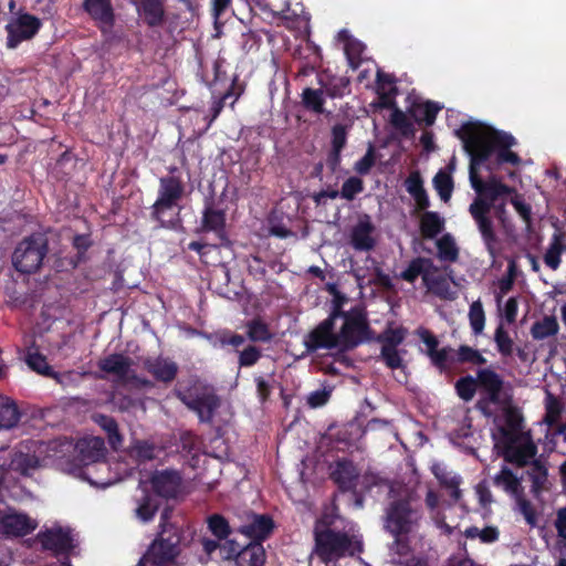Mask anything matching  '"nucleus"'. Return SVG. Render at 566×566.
<instances>
[{
  "mask_svg": "<svg viewBox=\"0 0 566 566\" xmlns=\"http://www.w3.org/2000/svg\"><path fill=\"white\" fill-rule=\"evenodd\" d=\"M526 474L532 482L531 492L535 497L548 490V469L545 461L534 459L530 463Z\"/></svg>",
  "mask_w": 566,
  "mask_h": 566,
  "instance_id": "c85d7f7f",
  "label": "nucleus"
},
{
  "mask_svg": "<svg viewBox=\"0 0 566 566\" xmlns=\"http://www.w3.org/2000/svg\"><path fill=\"white\" fill-rule=\"evenodd\" d=\"M558 332L559 324L554 315H545L543 318L535 321L531 326V335L535 340L554 337Z\"/></svg>",
  "mask_w": 566,
  "mask_h": 566,
  "instance_id": "4c0bfd02",
  "label": "nucleus"
},
{
  "mask_svg": "<svg viewBox=\"0 0 566 566\" xmlns=\"http://www.w3.org/2000/svg\"><path fill=\"white\" fill-rule=\"evenodd\" d=\"M187 408L193 411L200 422L212 424L214 413L221 406V399L211 386H193L181 398Z\"/></svg>",
  "mask_w": 566,
  "mask_h": 566,
  "instance_id": "6e6552de",
  "label": "nucleus"
},
{
  "mask_svg": "<svg viewBox=\"0 0 566 566\" xmlns=\"http://www.w3.org/2000/svg\"><path fill=\"white\" fill-rule=\"evenodd\" d=\"M364 46L358 41H349L345 45V54L348 61V65L356 70L361 64V53H363Z\"/></svg>",
  "mask_w": 566,
  "mask_h": 566,
  "instance_id": "e2e57ef3",
  "label": "nucleus"
},
{
  "mask_svg": "<svg viewBox=\"0 0 566 566\" xmlns=\"http://www.w3.org/2000/svg\"><path fill=\"white\" fill-rule=\"evenodd\" d=\"M447 169L448 171L444 169H440L432 179V184L436 191L438 192L441 200L444 202L450 200L454 188L453 179L451 176V172L454 170V163L451 161L447 166Z\"/></svg>",
  "mask_w": 566,
  "mask_h": 566,
  "instance_id": "f704fd0d",
  "label": "nucleus"
},
{
  "mask_svg": "<svg viewBox=\"0 0 566 566\" xmlns=\"http://www.w3.org/2000/svg\"><path fill=\"white\" fill-rule=\"evenodd\" d=\"M407 329L402 327H388L377 337V340L381 344V347L397 348L405 340Z\"/></svg>",
  "mask_w": 566,
  "mask_h": 566,
  "instance_id": "3c124183",
  "label": "nucleus"
},
{
  "mask_svg": "<svg viewBox=\"0 0 566 566\" xmlns=\"http://www.w3.org/2000/svg\"><path fill=\"white\" fill-rule=\"evenodd\" d=\"M517 506L530 527L537 526V512L531 501L522 496L517 497Z\"/></svg>",
  "mask_w": 566,
  "mask_h": 566,
  "instance_id": "69168bd1",
  "label": "nucleus"
},
{
  "mask_svg": "<svg viewBox=\"0 0 566 566\" xmlns=\"http://www.w3.org/2000/svg\"><path fill=\"white\" fill-rule=\"evenodd\" d=\"M566 250V232L559 228H555L552 234L548 248L544 253L543 260L546 266L556 271L562 263V254Z\"/></svg>",
  "mask_w": 566,
  "mask_h": 566,
  "instance_id": "bb28decb",
  "label": "nucleus"
},
{
  "mask_svg": "<svg viewBox=\"0 0 566 566\" xmlns=\"http://www.w3.org/2000/svg\"><path fill=\"white\" fill-rule=\"evenodd\" d=\"M364 191V181L358 177H349L343 182L342 189L339 191V197L352 201L355 197Z\"/></svg>",
  "mask_w": 566,
  "mask_h": 566,
  "instance_id": "13d9d810",
  "label": "nucleus"
},
{
  "mask_svg": "<svg viewBox=\"0 0 566 566\" xmlns=\"http://www.w3.org/2000/svg\"><path fill=\"white\" fill-rule=\"evenodd\" d=\"M133 359L124 354L114 353L109 354L104 358H101L97 363L98 369L105 374L114 375L122 381L134 379L130 376Z\"/></svg>",
  "mask_w": 566,
  "mask_h": 566,
  "instance_id": "4be33fe9",
  "label": "nucleus"
},
{
  "mask_svg": "<svg viewBox=\"0 0 566 566\" xmlns=\"http://www.w3.org/2000/svg\"><path fill=\"white\" fill-rule=\"evenodd\" d=\"M247 335L252 342L266 343L272 339L268 324L260 318H253L247 323Z\"/></svg>",
  "mask_w": 566,
  "mask_h": 566,
  "instance_id": "de8ad7c7",
  "label": "nucleus"
},
{
  "mask_svg": "<svg viewBox=\"0 0 566 566\" xmlns=\"http://www.w3.org/2000/svg\"><path fill=\"white\" fill-rule=\"evenodd\" d=\"M453 349L449 346L438 348L431 355H429V359L433 367L438 369L440 374H447L451 370V364L453 359L450 357V354Z\"/></svg>",
  "mask_w": 566,
  "mask_h": 566,
  "instance_id": "603ef678",
  "label": "nucleus"
},
{
  "mask_svg": "<svg viewBox=\"0 0 566 566\" xmlns=\"http://www.w3.org/2000/svg\"><path fill=\"white\" fill-rule=\"evenodd\" d=\"M460 138L470 161L483 166L491 174L500 166H518L522 161L511 148L516 139L510 133L490 126L468 123L462 126Z\"/></svg>",
  "mask_w": 566,
  "mask_h": 566,
  "instance_id": "f03ea898",
  "label": "nucleus"
},
{
  "mask_svg": "<svg viewBox=\"0 0 566 566\" xmlns=\"http://www.w3.org/2000/svg\"><path fill=\"white\" fill-rule=\"evenodd\" d=\"M454 389L461 400L471 401L479 389L478 376L475 378L471 375L460 377L454 384Z\"/></svg>",
  "mask_w": 566,
  "mask_h": 566,
  "instance_id": "49530a36",
  "label": "nucleus"
},
{
  "mask_svg": "<svg viewBox=\"0 0 566 566\" xmlns=\"http://www.w3.org/2000/svg\"><path fill=\"white\" fill-rule=\"evenodd\" d=\"M517 438L511 440H504L503 457L509 463L515 464L518 468H523L534 460L537 453V447L533 441H526L522 444H516Z\"/></svg>",
  "mask_w": 566,
  "mask_h": 566,
  "instance_id": "412c9836",
  "label": "nucleus"
},
{
  "mask_svg": "<svg viewBox=\"0 0 566 566\" xmlns=\"http://www.w3.org/2000/svg\"><path fill=\"white\" fill-rule=\"evenodd\" d=\"M144 369L150 374L155 380L159 382L169 384L172 382L178 374V365L169 358L158 357H146L143 360Z\"/></svg>",
  "mask_w": 566,
  "mask_h": 566,
  "instance_id": "b1692460",
  "label": "nucleus"
},
{
  "mask_svg": "<svg viewBox=\"0 0 566 566\" xmlns=\"http://www.w3.org/2000/svg\"><path fill=\"white\" fill-rule=\"evenodd\" d=\"M96 424H98L107 434L108 442L112 447L122 443L123 437L118 430L117 421L107 415L97 413L93 417Z\"/></svg>",
  "mask_w": 566,
  "mask_h": 566,
  "instance_id": "79ce46f5",
  "label": "nucleus"
},
{
  "mask_svg": "<svg viewBox=\"0 0 566 566\" xmlns=\"http://www.w3.org/2000/svg\"><path fill=\"white\" fill-rule=\"evenodd\" d=\"M348 127L343 124H335L331 130V148L343 150L347 143Z\"/></svg>",
  "mask_w": 566,
  "mask_h": 566,
  "instance_id": "774afa93",
  "label": "nucleus"
},
{
  "mask_svg": "<svg viewBox=\"0 0 566 566\" xmlns=\"http://www.w3.org/2000/svg\"><path fill=\"white\" fill-rule=\"evenodd\" d=\"M420 518V512L418 509L412 506L411 497L394 500L387 509L386 528L396 537V543L406 547L408 551V544L402 543L399 536L411 532L412 526Z\"/></svg>",
  "mask_w": 566,
  "mask_h": 566,
  "instance_id": "0eeeda50",
  "label": "nucleus"
},
{
  "mask_svg": "<svg viewBox=\"0 0 566 566\" xmlns=\"http://www.w3.org/2000/svg\"><path fill=\"white\" fill-rule=\"evenodd\" d=\"M25 363L33 371L61 382L60 374L54 371V369L48 364L46 357L39 353L38 349L34 352L31 349L28 350Z\"/></svg>",
  "mask_w": 566,
  "mask_h": 566,
  "instance_id": "58836bf2",
  "label": "nucleus"
},
{
  "mask_svg": "<svg viewBox=\"0 0 566 566\" xmlns=\"http://www.w3.org/2000/svg\"><path fill=\"white\" fill-rule=\"evenodd\" d=\"M359 478V469L348 458H339L329 465V479L342 493L356 495Z\"/></svg>",
  "mask_w": 566,
  "mask_h": 566,
  "instance_id": "ddd939ff",
  "label": "nucleus"
},
{
  "mask_svg": "<svg viewBox=\"0 0 566 566\" xmlns=\"http://www.w3.org/2000/svg\"><path fill=\"white\" fill-rule=\"evenodd\" d=\"M208 527L218 539H226L231 532L228 521L219 514L209 517Z\"/></svg>",
  "mask_w": 566,
  "mask_h": 566,
  "instance_id": "bf43d9fd",
  "label": "nucleus"
},
{
  "mask_svg": "<svg viewBox=\"0 0 566 566\" xmlns=\"http://www.w3.org/2000/svg\"><path fill=\"white\" fill-rule=\"evenodd\" d=\"M380 357L390 369H399L403 366V359L397 348L381 347Z\"/></svg>",
  "mask_w": 566,
  "mask_h": 566,
  "instance_id": "0e129e2a",
  "label": "nucleus"
},
{
  "mask_svg": "<svg viewBox=\"0 0 566 566\" xmlns=\"http://www.w3.org/2000/svg\"><path fill=\"white\" fill-rule=\"evenodd\" d=\"M243 92H244V85L240 84L239 83V76L234 75L232 81H231L230 87L218 99H214L212 102V105H211V108H210L211 118H210L209 125L218 118V116L220 115V113L222 112V109L224 107L226 102L230 97H232V96L234 97L233 101L230 104V106L233 107L235 102L243 94Z\"/></svg>",
  "mask_w": 566,
  "mask_h": 566,
  "instance_id": "2f4dec72",
  "label": "nucleus"
},
{
  "mask_svg": "<svg viewBox=\"0 0 566 566\" xmlns=\"http://www.w3.org/2000/svg\"><path fill=\"white\" fill-rule=\"evenodd\" d=\"M21 416L22 413L17 402L10 397L0 394V428H14L19 423Z\"/></svg>",
  "mask_w": 566,
  "mask_h": 566,
  "instance_id": "473e14b6",
  "label": "nucleus"
},
{
  "mask_svg": "<svg viewBox=\"0 0 566 566\" xmlns=\"http://www.w3.org/2000/svg\"><path fill=\"white\" fill-rule=\"evenodd\" d=\"M423 284L440 297H446L450 290V284L443 275L424 274Z\"/></svg>",
  "mask_w": 566,
  "mask_h": 566,
  "instance_id": "5fc2aeb1",
  "label": "nucleus"
},
{
  "mask_svg": "<svg viewBox=\"0 0 566 566\" xmlns=\"http://www.w3.org/2000/svg\"><path fill=\"white\" fill-rule=\"evenodd\" d=\"M469 322L474 335L483 332L485 326V313L480 301H475L469 308Z\"/></svg>",
  "mask_w": 566,
  "mask_h": 566,
  "instance_id": "864d4df0",
  "label": "nucleus"
},
{
  "mask_svg": "<svg viewBox=\"0 0 566 566\" xmlns=\"http://www.w3.org/2000/svg\"><path fill=\"white\" fill-rule=\"evenodd\" d=\"M179 544L180 536L176 532L163 531L139 559L138 566H166L174 563L180 553Z\"/></svg>",
  "mask_w": 566,
  "mask_h": 566,
  "instance_id": "9d476101",
  "label": "nucleus"
},
{
  "mask_svg": "<svg viewBox=\"0 0 566 566\" xmlns=\"http://www.w3.org/2000/svg\"><path fill=\"white\" fill-rule=\"evenodd\" d=\"M313 554L326 566L364 553L363 534L356 524L335 511L324 512L314 524Z\"/></svg>",
  "mask_w": 566,
  "mask_h": 566,
  "instance_id": "f257e3e1",
  "label": "nucleus"
},
{
  "mask_svg": "<svg viewBox=\"0 0 566 566\" xmlns=\"http://www.w3.org/2000/svg\"><path fill=\"white\" fill-rule=\"evenodd\" d=\"M41 20L30 13H21L6 25L7 48L15 49L22 41L32 39L41 29Z\"/></svg>",
  "mask_w": 566,
  "mask_h": 566,
  "instance_id": "4468645a",
  "label": "nucleus"
},
{
  "mask_svg": "<svg viewBox=\"0 0 566 566\" xmlns=\"http://www.w3.org/2000/svg\"><path fill=\"white\" fill-rule=\"evenodd\" d=\"M441 111V106L432 101L423 103H412L408 112L416 123H424L426 126L434 124L438 113Z\"/></svg>",
  "mask_w": 566,
  "mask_h": 566,
  "instance_id": "7c9ffc66",
  "label": "nucleus"
},
{
  "mask_svg": "<svg viewBox=\"0 0 566 566\" xmlns=\"http://www.w3.org/2000/svg\"><path fill=\"white\" fill-rule=\"evenodd\" d=\"M376 164V149L374 145L369 144L366 154L355 163L354 170L361 175H368Z\"/></svg>",
  "mask_w": 566,
  "mask_h": 566,
  "instance_id": "052dcab7",
  "label": "nucleus"
},
{
  "mask_svg": "<svg viewBox=\"0 0 566 566\" xmlns=\"http://www.w3.org/2000/svg\"><path fill=\"white\" fill-rule=\"evenodd\" d=\"M262 357V350L255 345H248L238 354L239 368L254 366Z\"/></svg>",
  "mask_w": 566,
  "mask_h": 566,
  "instance_id": "4d7b16f0",
  "label": "nucleus"
},
{
  "mask_svg": "<svg viewBox=\"0 0 566 566\" xmlns=\"http://www.w3.org/2000/svg\"><path fill=\"white\" fill-rule=\"evenodd\" d=\"M76 448L78 450L80 460L84 464L95 463L105 458V443L101 438H88L81 440Z\"/></svg>",
  "mask_w": 566,
  "mask_h": 566,
  "instance_id": "cd10ccee",
  "label": "nucleus"
},
{
  "mask_svg": "<svg viewBox=\"0 0 566 566\" xmlns=\"http://www.w3.org/2000/svg\"><path fill=\"white\" fill-rule=\"evenodd\" d=\"M159 452L160 449L148 440H136L132 444V454L138 463L155 460Z\"/></svg>",
  "mask_w": 566,
  "mask_h": 566,
  "instance_id": "a19ab883",
  "label": "nucleus"
},
{
  "mask_svg": "<svg viewBox=\"0 0 566 566\" xmlns=\"http://www.w3.org/2000/svg\"><path fill=\"white\" fill-rule=\"evenodd\" d=\"M36 541L43 551L51 552L54 556H62L63 566H71L70 555L76 548V543L70 527L60 525L41 530L36 534Z\"/></svg>",
  "mask_w": 566,
  "mask_h": 566,
  "instance_id": "9b49d317",
  "label": "nucleus"
},
{
  "mask_svg": "<svg viewBox=\"0 0 566 566\" xmlns=\"http://www.w3.org/2000/svg\"><path fill=\"white\" fill-rule=\"evenodd\" d=\"M326 96L329 98H340L348 91L350 81L345 76H331L327 82L319 80Z\"/></svg>",
  "mask_w": 566,
  "mask_h": 566,
  "instance_id": "37998d69",
  "label": "nucleus"
},
{
  "mask_svg": "<svg viewBox=\"0 0 566 566\" xmlns=\"http://www.w3.org/2000/svg\"><path fill=\"white\" fill-rule=\"evenodd\" d=\"M464 536L470 539L479 538L484 544H491L499 539L500 532L496 526H485L482 530L478 526H470L464 531Z\"/></svg>",
  "mask_w": 566,
  "mask_h": 566,
  "instance_id": "8fccbe9b",
  "label": "nucleus"
},
{
  "mask_svg": "<svg viewBox=\"0 0 566 566\" xmlns=\"http://www.w3.org/2000/svg\"><path fill=\"white\" fill-rule=\"evenodd\" d=\"M158 511V502L150 495L143 496L142 502L136 509L137 517L143 522H149Z\"/></svg>",
  "mask_w": 566,
  "mask_h": 566,
  "instance_id": "6e6d98bb",
  "label": "nucleus"
},
{
  "mask_svg": "<svg viewBox=\"0 0 566 566\" xmlns=\"http://www.w3.org/2000/svg\"><path fill=\"white\" fill-rule=\"evenodd\" d=\"M493 339L502 357H511L513 355L514 340L506 331L503 321L496 326Z\"/></svg>",
  "mask_w": 566,
  "mask_h": 566,
  "instance_id": "c03bdc74",
  "label": "nucleus"
},
{
  "mask_svg": "<svg viewBox=\"0 0 566 566\" xmlns=\"http://www.w3.org/2000/svg\"><path fill=\"white\" fill-rule=\"evenodd\" d=\"M169 174L158 181L157 198L149 208V218L155 229L177 230L181 227V210L186 186L177 166L168 168Z\"/></svg>",
  "mask_w": 566,
  "mask_h": 566,
  "instance_id": "7ed1b4c3",
  "label": "nucleus"
},
{
  "mask_svg": "<svg viewBox=\"0 0 566 566\" xmlns=\"http://www.w3.org/2000/svg\"><path fill=\"white\" fill-rule=\"evenodd\" d=\"M437 249L438 258L441 261L455 262L459 258V249L449 233L437 241Z\"/></svg>",
  "mask_w": 566,
  "mask_h": 566,
  "instance_id": "09e8293b",
  "label": "nucleus"
},
{
  "mask_svg": "<svg viewBox=\"0 0 566 566\" xmlns=\"http://www.w3.org/2000/svg\"><path fill=\"white\" fill-rule=\"evenodd\" d=\"M82 8L103 33L114 27L116 17L112 0H83Z\"/></svg>",
  "mask_w": 566,
  "mask_h": 566,
  "instance_id": "6ab92c4d",
  "label": "nucleus"
},
{
  "mask_svg": "<svg viewBox=\"0 0 566 566\" xmlns=\"http://www.w3.org/2000/svg\"><path fill=\"white\" fill-rule=\"evenodd\" d=\"M334 327L331 319H324L311 331L304 340L307 352L314 353L321 348L339 349V342Z\"/></svg>",
  "mask_w": 566,
  "mask_h": 566,
  "instance_id": "f3484780",
  "label": "nucleus"
},
{
  "mask_svg": "<svg viewBox=\"0 0 566 566\" xmlns=\"http://www.w3.org/2000/svg\"><path fill=\"white\" fill-rule=\"evenodd\" d=\"M265 549L259 542H252L244 546L239 554L238 566H264Z\"/></svg>",
  "mask_w": 566,
  "mask_h": 566,
  "instance_id": "c9c22d12",
  "label": "nucleus"
},
{
  "mask_svg": "<svg viewBox=\"0 0 566 566\" xmlns=\"http://www.w3.org/2000/svg\"><path fill=\"white\" fill-rule=\"evenodd\" d=\"M226 211L216 207L213 200H206L202 210L200 230L213 232L222 245L230 243L226 231Z\"/></svg>",
  "mask_w": 566,
  "mask_h": 566,
  "instance_id": "dca6fc26",
  "label": "nucleus"
},
{
  "mask_svg": "<svg viewBox=\"0 0 566 566\" xmlns=\"http://www.w3.org/2000/svg\"><path fill=\"white\" fill-rule=\"evenodd\" d=\"M476 376L481 397L475 403V409L484 417L490 418L494 415L492 405L497 407L512 405V396L505 391V382L500 374L491 368H480L476 370Z\"/></svg>",
  "mask_w": 566,
  "mask_h": 566,
  "instance_id": "423d86ee",
  "label": "nucleus"
},
{
  "mask_svg": "<svg viewBox=\"0 0 566 566\" xmlns=\"http://www.w3.org/2000/svg\"><path fill=\"white\" fill-rule=\"evenodd\" d=\"M430 270L437 271L431 259L418 256L409 262L408 266L400 273V277L406 282L413 283L419 275L423 279Z\"/></svg>",
  "mask_w": 566,
  "mask_h": 566,
  "instance_id": "e433bc0d",
  "label": "nucleus"
},
{
  "mask_svg": "<svg viewBox=\"0 0 566 566\" xmlns=\"http://www.w3.org/2000/svg\"><path fill=\"white\" fill-rule=\"evenodd\" d=\"M405 188L416 203V211H422L419 221L421 237L426 240L434 239L444 230V218L437 211H428L430 199L423 186L419 170H413L405 180Z\"/></svg>",
  "mask_w": 566,
  "mask_h": 566,
  "instance_id": "20e7f679",
  "label": "nucleus"
},
{
  "mask_svg": "<svg viewBox=\"0 0 566 566\" xmlns=\"http://www.w3.org/2000/svg\"><path fill=\"white\" fill-rule=\"evenodd\" d=\"M469 212L478 226L488 251L491 254H494L497 237L494 230L493 221L490 217V206L482 202L481 200H473L469 207Z\"/></svg>",
  "mask_w": 566,
  "mask_h": 566,
  "instance_id": "2eb2a0df",
  "label": "nucleus"
},
{
  "mask_svg": "<svg viewBox=\"0 0 566 566\" xmlns=\"http://www.w3.org/2000/svg\"><path fill=\"white\" fill-rule=\"evenodd\" d=\"M370 327L366 313L354 307L345 315L343 325L337 333L339 350H350L369 338Z\"/></svg>",
  "mask_w": 566,
  "mask_h": 566,
  "instance_id": "1a4fd4ad",
  "label": "nucleus"
},
{
  "mask_svg": "<svg viewBox=\"0 0 566 566\" xmlns=\"http://www.w3.org/2000/svg\"><path fill=\"white\" fill-rule=\"evenodd\" d=\"M49 250L48 235L33 232L17 244L12 253V265L22 274H34L42 268Z\"/></svg>",
  "mask_w": 566,
  "mask_h": 566,
  "instance_id": "39448f33",
  "label": "nucleus"
},
{
  "mask_svg": "<svg viewBox=\"0 0 566 566\" xmlns=\"http://www.w3.org/2000/svg\"><path fill=\"white\" fill-rule=\"evenodd\" d=\"M390 122L395 128L401 132L402 135L409 136L413 134V125L407 115L399 108H395L391 113Z\"/></svg>",
  "mask_w": 566,
  "mask_h": 566,
  "instance_id": "680f3d73",
  "label": "nucleus"
},
{
  "mask_svg": "<svg viewBox=\"0 0 566 566\" xmlns=\"http://www.w3.org/2000/svg\"><path fill=\"white\" fill-rule=\"evenodd\" d=\"M493 483L511 494H516L521 488L520 479L507 467H503L493 478Z\"/></svg>",
  "mask_w": 566,
  "mask_h": 566,
  "instance_id": "a18cd8bd",
  "label": "nucleus"
},
{
  "mask_svg": "<svg viewBox=\"0 0 566 566\" xmlns=\"http://www.w3.org/2000/svg\"><path fill=\"white\" fill-rule=\"evenodd\" d=\"M1 525L3 532L12 536L28 535L36 527V524L25 514L6 515L1 521Z\"/></svg>",
  "mask_w": 566,
  "mask_h": 566,
  "instance_id": "c756f323",
  "label": "nucleus"
},
{
  "mask_svg": "<svg viewBox=\"0 0 566 566\" xmlns=\"http://www.w3.org/2000/svg\"><path fill=\"white\" fill-rule=\"evenodd\" d=\"M325 95L322 86L321 88L305 87L301 94L302 104L305 109L312 113L324 114Z\"/></svg>",
  "mask_w": 566,
  "mask_h": 566,
  "instance_id": "ea45409f",
  "label": "nucleus"
},
{
  "mask_svg": "<svg viewBox=\"0 0 566 566\" xmlns=\"http://www.w3.org/2000/svg\"><path fill=\"white\" fill-rule=\"evenodd\" d=\"M40 467V459L35 452H31L27 447H20L10 454L8 469L23 476H30Z\"/></svg>",
  "mask_w": 566,
  "mask_h": 566,
  "instance_id": "393cba45",
  "label": "nucleus"
},
{
  "mask_svg": "<svg viewBox=\"0 0 566 566\" xmlns=\"http://www.w3.org/2000/svg\"><path fill=\"white\" fill-rule=\"evenodd\" d=\"M166 0H136V12L149 29L163 27L167 19Z\"/></svg>",
  "mask_w": 566,
  "mask_h": 566,
  "instance_id": "aec40b11",
  "label": "nucleus"
},
{
  "mask_svg": "<svg viewBox=\"0 0 566 566\" xmlns=\"http://www.w3.org/2000/svg\"><path fill=\"white\" fill-rule=\"evenodd\" d=\"M275 527L273 518L268 514H255L253 520L243 526V533L262 544L263 541L270 537Z\"/></svg>",
  "mask_w": 566,
  "mask_h": 566,
  "instance_id": "a878e982",
  "label": "nucleus"
},
{
  "mask_svg": "<svg viewBox=\"0 0 566 566\" xmlns=\"http://www.w3.org/2000/svg\"><path fill=\"white\" fill-rule=\"evenodd\" d=\"M504 411L505 426L500 428V433L503 440H511L517 438L523 426V417L521 412L509 405L507 407H501Z\"/></svg>",
  "mask_w": 566,
  "mask_h": 566,
  "instance_id": "72a5a7b5",
  "label": "nucleus"
},
{
  "mask_svg": "<svg viewBox=\"0 0 566 566\" xmlns=\"http://www.w3.org/2000/svg\"><path fill=\"white\" fill-rule=\"evenodd\" d=\"M374 232L375 226L370 217L365 214L350 231V245L353 249L360 252L371 251L376 247Z\"/></svg>",
  "mask_w": 566,
  "mask_h": 566,
  "instance_id": "5701e85b",
  "label": "nucleus"
},
{
  "mask_svg": "<svg viewBox=\"0 0 566 566\" xmlns=\"http://www.w3.org/2000/svg\"><path fill=\"white\" fill-rule=\"evenodd\" d=\"M150 483L157 495L164 499H176L180 492L182 476L179 471L172 469L155 471Z\"/></svg>",
  "mask_w": 566,
  "mask_h": 566,
  "instance_id": "a211bd4d",
  "label": "nucleus"
},
{
  "mask_svg": "<svg viewBox=\"0 0 566 566\" xmlns=\"http://www.w3.org/2000/svg\"><path fill=\"white\" fill-rule=\"evenodd\" d=\"M481 168L484 167L470 161L469 179L471 187L476 192L474 200H481L492 209L499 198L511 195L514 192V188L503 184L493 172L488 180H483L480 176Z\"/></svg>",
  "mask_w": 566,
  "mask_h": 566,
  "instance_id": "f8f14e48",
  "label": "nucleus"
},
{
  "mask_svg": "<svg viewBox=\"0 0 566 566\" xmlns=\"http://www.w3.org/2000/svg\"><path fill=\"white\" fill-rule=\"evenodd\" d=\"M363 486L366 491H370L374 486H386L391 493L394 491L392 484L388 479L380 476L378 473L366 471L363 475Z\"/></svg>",
  "mask_w": 566,
  "mask_h": 566,
  "instance_id": "338daca9",
  "label": "nucleus"
}]
</instances>
